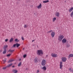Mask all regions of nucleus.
I'll return each mask as SVG.
<instances>
[{
  "mask_svg": "<svg viewBox=\"0 0 73 73\" xmlns=\"http://www.w3.org/2000/svg\"><path fill=\"white\" fill-rule=\"evenodd\" d=\"M36 53L38 56H41V55H43V54H44L43 51L42 50H38L37 51Z\"/></svg>",
  "mask_w": 73,
  "mask_h": 73,
  "instance_id": "1",
  "label": "nucleus"
},
{
  "mask_svg": "<svg viewBox=\"0 0 73 73\" xmlns=\"http://www.w3.org/2000/svg\"><path fill=\"white\" fill-rule=\"evenodd\" d=\"M46 64V60H43L42 62H41V65L42 66H45V64Z\"/></svg>",
  "mask_w": 73,
  "mask_h": 73,
  "instance_id": "2",
  "label": "nucleus"
},
{
  "mask_svg": "<svg viewBox=\"0 0 73 73\" xmlns=\"http://www.w3.org/2000/svg\"><path fill=\"white\" fill-rule=\"evenodd\" d=\"M64 37L63 35H60L59 36L58 40L59 41H61L63 38Z\"/></svg>",
  "mask_w": 73,
  "mask_h": 73,
  "instance_id": "3",
  "label": "nucleus"
},
{
  "mask_svg": "<svg viewBox=\"0 0 73 73\" xmlns=\"http://www.w3.org/2000/svg\"><path fill=\"white\" fill-rule=\"evenodd\" d=\"M51 56L53 57H57V54H54L53 53H52L51 54Z\"/></svg>",
  "mask_w": 73,
  "mask_h": 73,
  "instance_id": "4",
  "label": "nucleus"
},
{
  "mask_svg": "<svg viewBox=\"0 0 73 73\" xmlns=\"http://www.w3.org/2000/svg\"><path fill=\"white\" fill-rule=\"evenodd\" d=\"M41 7H42V5L41 3H40L39 5L37 7V8L38 9H41Z\"/></svg>",
  "mask_w": 73,
  "mask_h": 73,
  "instance_id": "5",
  "label": "nucleus"
},
{
  "mask_svg": "<svg viewBox=\"0 0 73 73\" xmlns=\"http://www.w3.org/2000/svg\"><path fill=\"white\" fill-rule=\"evenodd\" d=\"M62 62H60V68L61 69H62Z\"/></svg>",
  "mask_w": 73,
  "mask_h": 73,
  "instance_id": "6",
  "label": "nucleus"
},
{
  "mask_svg": "<svg viewBox=\"0 0 73 73\" xmlns=\"http://www.w3.org/2000/svg\"><path fill=\"white\" fill-rule=\"evenodd\" d=\"M51 35L52 36V37H54V36L55 35V33H54V32H52L51 33Z\"/></svg>",
  "mask_w": 73,
  "mask_h": 73,
  "instance_id": "7",
  "label": "nucleus"
},
{
  "mask_svg": "<svg viewBox=\"0 0 73 73\" xmlns=\"http://www.w3.org/2000/svg\"><path fill=\"white\" fill-rule=\"evenodd\" d=\"M62 60L63 62H65L66 60V58H62Z\"/></svg>",
  "mask_w": 73,
  "mask_h": 73,
  "instance_id": "8",
  "label": "nucleus"
},
{
  "mask_svg": "<svg viewBox=\"0 0 73 73\" xmlns=\"http://www.w3.org/2000/svg\"><path fill=\"white\" fill-rule=\"evenodd\" d=\"M62 43H66V39L65 38L63 39L62 40Z\"/></svg>",
  "mask_w": 73,
  "mask_h": 73,
  "instance_id": "9",
  "label": "nucleus"
},
{
  "mask_svg": "<svg viewBox=\"0 0 73 73\" xmlns=\"http://www.w3.org/2000/svg\"><path fill=\"white\" fill-rule=\"evenodd\" d=\"M15 61V59L13 60L10 59L8 61V62H7V63L9 64V63H10V62H13V61Z\"/></svg>",
  "mask_w": 73,
  "mask_h": 73,
  "instance_id": "10",
  "label": "nucleus"
},
{
  "mask_svg": "<svg viewBox=\"0 0 73 73\" xmlns=\"http://www.w3.org/2000/svg\"><path fill=\"white\" fill-rule=\"evenodd\" d=\"M68 58H70L71 57H73V54H70L69 55V56H68Z\"/></svg>",
  "mask_w": 73,
  "mask_h": 73,
  "instance_id": "11",
  "label": "nucleus"
},
{
  "mask_svg": "<svg viewBox=\"0 0 73 73\" xmlns=\"http://www.w3.org/2000/svg\"><path fill=\"white\" fill-rule=\"evenodd\" d=\"M55 15L56 16H57V17H59V16L60 15V13H59L58 12L56 13Z\"/></svg>",
  "mask_w": 73,
  "mask_h": 73,
  "instance_id": "12",
  "label": "nucleus"
},
{
  "mask_svg": "<svg viewBox=\"0 0 73 73\" xmlns=\"http://www.w3.org/2000/svg\"><path fill=\"white\" fill-rule=\"evenodd\" d=\"M13 72H14V73H17L18 71L16 70L13 69L12 71Z\"/></svg>",
  "mask_w": 73,
  "mask_h": 73,
  "instance_id": "13",
  "label": "nucleus"
},
{
  "mask_svg": "<svg viewBox=\"0 0 73 73\" xmlns=\"http://www.w3.org/2000/svg\"><path fill=\"white\" fill-rule=\"evenodd\" d=\"M8 48V45H6L4 46V47H3V49L7 50V49H6V48Z\"/></svg>",
  "mask_w": 73,
  "mask_h": 73,
  "instance_id": "14",
  "label": "nucleus"
},
{
  "mask_svg": "<svg viewBox=\"0 0 73 73\" xmlns=\"http://www.w3.org/2000/svg\"><path fill=\"white\" fill-rule=\"evenodd\" d=\"M12 65V63L10 64H9L7 65V68H9V67H10V66H11Z\"/></svg>",
  "mask_w": 73,
  "mask_h": 73,
  "instance_id": "15",
  "label": "nucleus"
},
{
  "mask_svg": "<svg viewBox=\"0 0 73 73\" xmlns=\"http://www.w3.org/2000/svg\"><path fill=\"white\" fill-rule=\"evenodd\" d=\"M73 10V7L71 8L69 10V12H72Z\"/></svg>",
  "mask_w": 73,
  "mask_h": 73,
  "instance_id": "16",
  "label": "nucleus"
},
{
  "mask_svg": "<svg viewBox=\"0 0 73 73\" xmlns=\"http://www.w3.org/2000/svg\"><path fill=\"white\" fill-rule=\"evenodd\" d=\"M42 69L44 70H46V67L45 66H44L42 68Z\"/></svg>",
  "mask_w": 73,
  "mask_h": 73,
  "instance_id": "17",
  "label": "nucleus"
},
{
  "mask_svg": "<svg viewBox=\"0 0 73 73\" xmlns=\"http://www.w3.org/2000/svg\"><path fill=\"white\" fill-rule=\"evenodd\" d=\"M66 45L67 48H69L70 46V44L68 43H66Z\"/></svg>",
  "mask_w": 73,
  "mask_h": 73,
  "instance_id": "18",
  "label": "nucleus"
},
{
  "mask_svg": "<svg viewBox=\"0 0 73 73\" xmlns=\"http://www.w3.org/2000/svg\"><path fill=\"white\" fill-rule=\"evenodd\" d=\"M35 62H37V58L35 57V59H34Z\"/></svg>",
  "mask_w": 73,
  "mask_h": 73,
  "instance_id": "19",
  "label": "nucleus"
},
{
  "mask_svg": "<svg viewBox=\"0 0 73 73\" xmlns=\"http://www.w3.org/2000/svg\"><path fill=\"white\" fill-rule=\"evenodd\" d=\"M4 50L3 52V54H5L7 52V50L4 49Z\"/></svg>",
  "mask_w": 73,
  "mask_h": 73,
  "instance_id": "20",
  "label": "nucleus"
},
{
  "mask_svg": "<svg viewBox=\"0 0 73 73\" xmlns=\"http://www.w3.org/2000/svg\"><path fill=\"white\" fill-rule=\"evenodd\" d=\"M13 41V38H11L10 39L9 42H12Z\"/></svg>",
  "mask_w": 73,
  "mask_h": 73,
  "instance_id": "21",
  "label": "nucleus"
},
{
  "mask_svg": "<svg viewBox=\"0 0 73 73\" xmlns=\"http://www.w3.org/2000/svg\"><path fill=\"white\" fill-rule=\"evenodd\" d=\"M16 46L17 48H18L19 46H20V44L17 43H16Z\"/></svg>",
  "mask_w": 73,
  "mask_h": 73,
  "instance_id": "22",
  "label": "nucleus"
},
{
  "mask_svg": "<svg viewBox=\"0 0 73 73\" xmlns=\"http://www.w3.org/2000/svg\"><path fill=\"white\" fill-rule=\"evenodd\" d=\"M6 60H7V58H5L4 59V60H3V61L4 64L6 62Z\"/></svg>",
  "mask_w": 73,
  "mask_h": 73,
  "instance_id": "23",
  "label": "nucleus"
},
{
  "mask_svg": "<svg viewBox=\"0 0 73 73\" xmlns=\"http://www.w3.org/2000/svg\"><path fill=\"white\" fill-rule=\"evenodd\" d=\"M49 2V0L45 1H43V3H48Z\"/></svg>",
  "mask_w": 73,
  "mask_h": 73,
  "instance_id": "24",
  "label": "nucleus"
},
{
  "mask_svg": "<svg viewBox=\"0 0 73 73\" xmlns=\"http://www.w3.org/2000/svg\"><path fill=\"white\" fill-rule=\"evenodd\" d=\"M9 52H11V53H12L13 52H14V51H15V50H11V49H10L9 50Z\"/></svg>",
  "mask_w": 73,
  "mask_h": 73,
  "instance_id": "25",
  "label": "nucleus"
},
{
  "mask_svg": "<svg viewBox=\"0 0 73 73\" xmlns=\"http://www.w3.org/2000/svg\"><path fill=\"white\" fill-rule=\"evenodd\" d=\"M21 65V62H20L18 64V66H20Z\"/></svg>",
  "mask_w": 73,
  "mask_h": 73,
  "instance_id": "26",
  "label": "nucleus"
},
{
  "mask_svg": "<svg viewBox=\"0 0 73 73\" xmlns=\"http://www.w3.org/2000/svg\"><path fill=\"white\" fill-rule=\"evenodd\" d=\"M56 20V17L54 18L53 19V21L54 22V21H55V20Z\"/></svg>",
  "mask_w": 73,
  "mask_h": 73,
  "instance_id": "27",
  "label": "nucleus"
},
{
  "mask_svg": "<svg viewBox=\"0 0 73 73\" xmlns=\"http://www.w3.org/2000/svg\"><path fill=\"white\" fill-rule=\"evenodd\" d=\"M24 27L25 28H26L28 27V26L27 25H25L24 26Z\"/></svg>",
  "mask_w": 73,
  "mask_h": 73,
  "instance_id": "28",
  "label": "nucleus"
},
{
  "mask_svg": "<svg viewBox=\"0 0 73 73\" xmlns=\"http://www.w3.org/2000/svg\"><path fill=\"white\" fill-rule=\"evenodd\" d=\"M16 44H14L13 45V47L14 48H15L16 47Z\"/></svg>",
  "mask_w": 73,
  "mask_h": 73,
  "instance_id": "29",
  "label": "nucleus"
},
{
  "mask_svg": "<svg viewBox=\"0 0 73 73\" xmlns=\"http://www.w3.org/2000/svg\"><path fill=\"white\" fill-rule=\"evenodd\" d=\"M26 56H27V55H26V54H25V55H23V57L24 58H25V57H26Z\"/></svg>",
  "mask_w": 73,
  "mask_h": 73,
  "instance_id": "30",
  "label": "nucleus"
},
{
  "mask_svg": "<svg viewBox=\"0 0 73 73\" xmlns=\"http://www.w3.org/2000/svg\"><path fill=\"white\" fill-rule=\"evenodd\" d=\"M11 54H7V57H9V56H11Z\"/></svg>",
  "mask_w": 73,
  "mask_h": 73,
  "instance_id": "31",
  "label": "nucleus"
},
{
  "mask_svg": "<svg viewBox=\"0 0 73 73\" xmlns=\"http://www.w3.org/2000/svg\"><path fill=\"white\" fill-rule=\"evenodd\" d=\"M7 68V66H6V67H3V69H6Z\"/></svg>",
  "mask_w": 73,
  "mask_h": 73,
  "instance_id": "32",
  "label": "nucleus"
},
{
  "mask_svg": "<svg viewBox=\"0 0 73 73\" xmlns=\"http://www.w3.org/2000/svg\"><path fill=\"white\" fill-rule=\"evenodd\" d=\"M8 40V39H6L5 40V42H7Z\"/></svg>",
  "mask_w": 73,
  "mask_h": 73,
  "instance_id": "33",
  "label": "nucleus"
},
{
  "mask_svg": "<svg viewBox=\"0 0 73 73\" xmlns=\"http://www.w3.org/2000/svg\"><path fill=\"white\" fill-rule=\"evenodd\" d=\"M52 31H53L51 30V31H48V33H50V32H52Z\"/></svg>",
  "mask_w": 73,
  "mask_h": 73,
  "instance_id": "34",
  "label": "nucleus"
},
{
  "mask_svg": "<svg viewBox=\"0 0 73 73\" xmlns=\"http://www.w3.org/2000/svg\"><path fill=\"white\" fill-rule=\"evenodd\" d=\"M18 40V39H17V38H16V39H15V41H16L17 42V41Z\"/></svg>",
  "mask_w": 73,
  "mask_h": 73,
  "instance_id": "35",
  "label": "nucleus"
},
{
  "mask_svg": "<svg viewBox=\"0 0 73 73\" xmlns=\"http://www.w3.org/2000/svg\"><path fill=\"white\" fill-rule=\"evenodd\" d=\"M21 38L22 40H24V38H23V37L22 36L21 37Z\"/></svg>",
  "mask_w": 73,
  "mask_h": 73,
  "instance_id": "36",
  "label": "nucleus"
},
{
  "mask_svg": "<svg viewBox=\"0 0 73 73\" xmlns=\"http://www.w3.org/2000/svg\"><path fill=\"white\" fill-rule=\"evenodd\" d=\"M37 73H39V70H37V72H36Z\"/></svg>",
  "mask_w": 73,
  "mask_h": 73,
  "instance_id": "37",
  "label": "nucleus"
},
{
  "mask_svg": "<svg viewBox=\"0 0 73 73\" xmlns=\"http://www.w3.org/2000/svg\"><path fill=\"white\" fill-rule=\"evenodd\" d=\"M19 41H20V40H18L17 42H19Z\"/></svg>",
  "mask_w": 73,
  "mask_h": 73,
  "instance_id": "38",
  "label": "nucleus"
},
{
  "mask_svg": "<svg viewBox=\"0 0 73 73\" xmlns=\"http://www.w3.org/2000/svg\"><path fill=\"white\" fill-rule=\"evenodd\" d=\"M46 57H48V55H46Z\"/></svg>",
  "mask_w": 73,
  "mask_h": 73,
  "instance_id": "39",
  "label": "nucleus"
},
{
  "mask_svg": "<svg viewBox=\"0 0 73 73\" xmlns=\"http://www.w3.org/2000/svg\"><path fill=\"white\" fill-rule=\"evenodd\" d=\"M21 60V59H19V61H20V60Z\"/></svg>",
  "mask_w": 73,
  "mask_h": 73,
  "instance_id": "40",
  "label": "nucleus"
},
{
  "mask_svg": "<svg viewBox=\"0 0 73 73\" xmlns=\"http://www.w3.org/2000/svg\"><path fill=\"white\" fill-rule=\"evenodd\" d=\"M12 68H14L15 67V66H12Z\"/></svg>",
  "mask_w": 73,
  "mask_h": 73,
  "instance_id": "41",
  "label": "nucleus"
},
{
  "mask_svg": "<svg viewBox=\"0 0 73 73\" xmlns=\"http://www.w3.org/2000/svg\"><path fill=\"white\" fill-rule=\"evenodd\" d=\"M71 69V68H70L69 69V70H70Z\"/></svg>",
  "mask_w": 73,
  "mask_h": 73,
  "instance_id": "42",
  "label": "nucleus"
},
{
  "mask_svg": "<svg viewBox=\"0 0 73 73\" xmlns=\"http://www.w3.org/2000/svg\"><path fill=\"white\" fill-rule=\"evenodd\" d=\"M32 42H33V41H35V40H33L32 41Z\"/></svg>",
  "mask_w": 73,
  "mask_h": 73,
  "instance_id": "43",
  "label": "nucleus"
},
{
  "mask_svg": "<svg viewBox=\"0 0 73 73\" xmlns=\"http://www.w3.org/2000/svg\"><path fill=\"white\" fill-rule=\"evenodd\" d=\"M25 70H28V68H26L25 69Z\"/></svg>",
  "mask_w": 73,
  "mask_h": 73,
  "instance_id": "44",
  "label": "nucleus"
},
{
  "mask_svg": "<svg viewBox=\"0 0 73 73\" xmlns=\"http://www.w3.org/2000/svg\"><path fill=\"white\" fill-rule=\"evenodd\" d=\"M71 72H73V70H71Z\"/></svg>",
  "mask_w": 73,
  "mask_h": 73,
  "instance_id": "45",
  "label": "nucleus"
},
{
  "mask_svg": "<svg viewBox=\"0 0 73 73\" xmlns=\"http://www.w3.org/2000/svg\"><path fill=\"white\" fill-rule=\"evenodd\" d=\"M25 49V48H23V50H24V49Z\"/></svg>",
  "mask_w": 73,
  "mask_h": 73,
  "instance_id": "46",
  "label": "nucleus"
},
{
  "mask_svg": "<svg viewBox=\"0 0 73 73\" xmlns=\"http://www.w3.org/2000/svg\"><path fill=\"white\" fill-rule=\"evenodd\" d=\"M18 1H20V0H18Z\"/></svg>",
  "mask_w": 73,
  "mask_h": 73,
  "instance_id": "47",
  "label": "nucleus"
}]
</instances>
